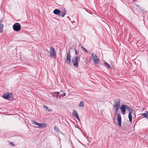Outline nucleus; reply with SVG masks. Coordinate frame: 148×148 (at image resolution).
Wrapping results in <instances>:
<instances>
[{
	"instance_id": "obj_7",
	"label": "nucleus",
	"mask_w": 148,
	"mask_h": 148,
	"mask_svg": "<svg viewBox=\"0 0 148 148\" xmlns=\"http://www.w3.org/2000/svg\"><path fill=\"white\" fill-rule=\"evenodd\" d=\"M120 101L119 99H117L115 101V104L113 105L114 108H119Z\"/></svg>"
},
{
	"instance_id": "obj_14",
	"label": "nucleus",
	"mask_w": 148,
	"mask_h": 148,
	"mask_svg": "<svg viewBox=\"0 0 148 148\" xmlns=\"http://www.w3.org/2000/svg\"><path fill=\"white\" fill-rule=\"evenodd\" d=\"M126 109L129 111V113L130 112L131 113H133V110L130 108V107L127 106Z\"/></svg>"
},
{
	"instance_id": "obj_3",
	"label": "nucleus",
	"mask_w": 148,
	"mask_h": 148,
	"mask_svg": "<svg viewBox=\"0 0 148 148\" xmlns=\"http://www.w3.org/2000/svg\"><path fill=\"white\" fill-rule=\"evenodd\" d=\"M13 29L14 31L18 32L21 29V26L19 23H16L13 25Z\"/></svg>"
},
{
	"instance_id": "obj_29",
	"label": "nucleus",
	"mask_w": 148,
	"mask_h": 148,
	"mask_svg": "<svg viewBox=\"0 0 148 148\" xmlns=\"http://www.w3.org/2000/svg\"><path fill=\"white\" fill-rule=\"evenodd\" d=\"M10 144H11L13 146H14L15 145L13 144V143H12V142L10 143Z\"/></svg>"
},
{
	"instance_id": "obj_26",
	"label": "nucleus",
	"mask_w": 148,
	"mask_h": 148,
	"mask_svg": "<svg viewBox=\"0 0 148 148\" xmlns=\"http://www.w3.org/2000/svg\"><path fill=\"white\" fill-rule=\"evenodd\" d=\"M38 125L39 126V127H40L41 128V127H42V123H38Z\"/></svg>"
},
{
	"instance_id": "obj_11",
	"label": "nucleus",
	"mask_w": 148,
	"mask_h": 148,
	"mask_svg": "<svg viewBox=\"0 0 148 148\" xmlns=\"http://www.w3.org/2000/svg\"><path fill=\"white\" fill-rule=\"evenodd\" d=\"M53 13L59 15V14H60V11L58 9H56L53 11Z\"/></svg>"
},
{
	"instance_id": "obj_19",
	"label": "nucleus",
	"mask_w": 148,
	"mask_h": 148,
	"mask_svg": "<svg viewBox=\"0 0 148 148\" xmlns=\"http://www.w3.org/2000/svg\"><path fill=\"white\" fill-rule=\"evenodd\" d=\"M79 106L81 107H84V102L82 101H81L79 104Z\"/></svg>"
},
{
	"instance_id": "obj_10",
	"label": "nucleus",
	"mask_w": 148,
	"mask_h": 148,
	"mask_svg": "<svg viewBox=\"0 0 148 148\" xmlns=\"http://www.w3.org/2000/svg\"><path fill=\"white\" fill-rule=\"evenodd\" d=\"M10 96V93H6L3 96V98L6 99H8Z\"/></svg>"
},
{
	"instance_id": "obj_30",
	"label": "nucleus",
	"mask_w": 148,
	"mask_h": 148,
	"mask_svg": "<svg viewBox=\"0 0 148 148\" xmlns=\"http://www.w3.org/2000/svg\"><path fill=\"white\" fill-rule=\"evenodd\" d=\"M67 18H69V16H67Z\"/></svg>"
},
{
	"instance_id": "obj_25",
	"label": "nucleus",
	"mask_w": 148,
	"mask_h": 148,
	"mask_svg": "<svg viewBox=\"0 0 148 148\" xmlns=\"http://www.w3.org/2000/svg\"><path fill=\"white\" fill-rule=\"evenodd\" d=\"M60 12L61 13H65V14H66V10L65 9H64L62 12Z\"/></svg>"
},
{
	"instance_id": "obj_1",
	"label": "nucleus",
	"mask_w": 148,
	"mask_h": 148,
	"mask_svg": "<svg viewBox=\"0 0 148 148\" xmlns=\"http://www.w3.org/2000/svg\"><path fill=\"white\" fill-rule=\"evenodd\" d=\"M80 60V58L79 56L76 55L75 56L73 57L72 59V62L73 64L74 67L76 68H78L79 66L78 62Z\"/></svg>"
},
{
	"instance_id": "obj_20",
	"label": "nucleus",
	"mask_w": 148,
	"mask_h": 148,
	"mask_svg": "<svg viewBox=\"0 0 148 148\" xmlns=\"http://www.w3.org/2000/svg\"><path fill=\"white\" fill-rule=\"evenodd\" d=\"M115 109V112L116 114L117 113L119 108H114Z\"/></svg>"
},
{
	"instance_id": "obj_18",
	"label": "nucleus",
	"mask_w": 148,
	"mask_h": 148,
	"mask_svg": "<svg viewBox=\"0 0 148 148\" xmlns=\"http://www.w3.org/2000/svg\"><path fill=\"white\" fill-rule=\"evenodd\" d=\"M43 107H44V108H45L48 111H51V110H50V109H49L48 108V106H47L46 105H43Z\"/></svg>"
},
{
	"instance_id": "obj_13",
	"label": "nucleus",
	"mask_w": 148,
	"mask_h": 148,
	"mask_svg": "<svg viewBox=\"0 0 148 148\" xmlns=\"http://www.w3.org/2000/svg\"><path fill=\"white\" fill-rule=\"evenodd\" d=\"M132 113H131L130 112L128 114V117L129 119V121L130 123H132Z\"/></svg>"
},
{
	"instance_id": "obj_6",
	"label": "nucleus",
	"mask_w": 148,
	"mask_h": 148,
	"mask_svg": "<svg viewBox=\"0 0 148 148\" xmlns=\"http://www.w3.org/2000/svg\"><path fill=\"white\" fill-rule=\"evenodd\" d=\"M127 108V106L125 105H122L120 107V109L122 111V113L123 114H125V111Z\"/></svg>"
},
{
	"instance_id": "obj_22",
	"label": "nucleus",
	"mask_w": 148,
	"mask_h": 148,
	"mask_svg": "<svg viewBox=\"0 0 148 148\" xmlns=\"http://www.w3.org/2000/svg\"><path fill=\"white\" fill-rule=\"evenodd\" d=\"M81 48L84 50V51H86V53H88V51L83 46H82Z\"/></svg>"
},
{
	"instance_id": "obj_17",
	"label": "nucleus",
	"mask_w": 148,
	"mask_h": 148,
	"mask_svg": "<svg viewBox=\"0 0 148 148\" xmlns=\"http://www.w3.org/2000/svg\"><path fill=\"white\" fill-rule=\"evenodd\" d=\"M3 25L2 24L0 23V33H1L3 31Z\"/></svg>"
},
{
	"instance_id": "obj_28",
	"label": "nucleus",
	"mask_w": 148,
	"mask_h": 148,
	"mask_svg": "<svg viewBox=\"0 0 148 148\" xmlns=\"http://www.w3.org/2000/svg\"><path fill=\"white\" fill-rule=\"evenodd\" d=\"M75 54H77V53H78V52L77 51L76 49H75Z\"/></svg>"
},
{
	"instance_id": "obj_21",
	"label": "nucleus",
	"mask_w": 148,
	"mask_h": 148,
	"mask_svg": "<svg viewBox=\"0 0 148 148\" xmlns=\"http://www.w3.org/2000/svg\"><path fill=\"white\" fill-rule=\"evenodd\" d=\"M32 123L33 125H38V123H37L36 121H32Z\"/></svg>"
},
{
	"instance_id": "obj_12",
	"label": "nucleus",
	"mask_w": 148,
	"mask_h": 148,
	"mask_svg": "<svg viewBox=\"0 0 148 148\" xmlns=\"http://www.w3.org/2000/svg\"><path fill=\"white\" fill-rule=\"evenodd\" d=\"M141 115L143 117L148 119V112L147 111H146V113H145L142 114Z\"/></svg>"
},
{
	"instance_id": "obj_5",
	"label": "nucleus",
	"mask_w": 148,
	"mask_h": 148,
	"mask_svg": "<svg viewBox=\"0 0 148 148\" xmlns=\"http://www.w3.org/2000/svg\"><path fill=\"white\" fill-rule=\"evenodd\" d=\"M71 57L70 55V51H69L67 53L66 56V61L67 63L69 64L71 61Z\"/></svg>"
},
{
	"instance_id": "obj_16",
	"label": "nucleus",
	"mask_w": 148,
	"mask_h": 148,
	"mask_svg": "<svg viewBox=\"0 0 148 148\" xmlns=\"http://www.w3.org/2000/svg\"><path fill=\"white\" fill-rule=\"evenodd\" d=\"M104 65L107 68H110V69L111 68V67L110 66V65L106 62H105Z\"/></svg>"
},
{
	"instance_id": "obj_15",
	"label": "nucleus",
	"mask_w": 148,
	"mask_h": 148,
	"mask_svg": "<svg viewBox=\"0 0 148 148\" xmlns=\"http://www.w3.org/2000/svg\"><path fill=\"white\" fill-rule=\"evenodd\" d=\"M57 95H58V96L60 95V94H59L60 92H56ZM61 96L62 97H64L65 96L66 94L64 92H62V93L60 94Z\"/></svg>"
},
{
	"instance_id": "obj_27",
	"label": "nucleus",
	"mask_w": 148,
	"mask_h": 148,
	"mask_svg": "<svg viewBox=\"0 0 148 148\" xmlns=\"http://www.w3.org/2000/svg\"><path fill=\"white\" fill-rule=\"evenodd\" d=\"M54 129V130L56 131H57L58 130V128L56 126H55Z\"/></svg>"
},
{
	"instance_id": "obj_4",
	"label": "nucleus",
	"mask_w": 148,
	"mask_h": 148,
	"mask_svg": "<svg viewBox=\"0 0 148 148\" xmlns=\"http://www.w3.org/2000/svg\"><path fill=\"white\" fill-rule=\"evenodd\" d=\"M91 56L92 59V61L95 63L97 64L99 63V60L98 59V57L96 55L94 54L93 53H92Z\"/></svg>"
},
{
	"instance_id": "obj_9",
	"label": "nucleus",
	"mask_w": 148,
	"mask_h": 148,
	"mask_svg": "<svg viewBox=\"0 0 148 148\" xmlns=\"http://www.w3.org/2000/svg\"><path fill=\"white\" fill-rule=\"evenodd\" d=\"M73 116H75L78 120L80 121V119L78 115L77 112L74 110H73Z\"/></svg>"
},
{
	"instance_id": "obj_23",
	"label": "nucleus",
	"mask_w": 148,
	"mask_h": 148,
	"mask_svg": "<svg viewBox=\"0 0 148 148\" xmlns=\"http://www.w3.org/2000/svg\"><path fill=\"white\" fill-rule=\"evenodd\" d=\"M47 125L45 123H42V127L41 128H42L43 127H46Z\"/></svg>"
},
{
	"instance_id": "obj_8",
	"label": "nucleus",
	"mask_w": 148,
	"mask_h": 148,
	"mask_svg": "<svg viewBox=\"0 0 148 148\" xmlns=\"http://www.w3.org/2000/svg\"><path fill=\"white\" fill-rule=\"evenodd\" d=\"M117 122L119 125L120 126H121V115L119 114H118L117 115Z\"/></svg>"
},
{
	"instance_id": "obj_2",
	"label": "nucleus",
	"mask_w": 148,
	"mask_h": 148,
	"mask_svg": "<svg viewBox=\"0 0 148 148\" xmlns=\"http://www.w3.org/2000/svg\"><path fill=\"white\" fill-rule=\"evenodd\" d=\"M56 51L54 48L51 47L49 52V56L51 58H53L55 59H56Z\"/></svg>"
},
{
	"instance_id": "obj_24",
	"label": "nucleus",
	"mask_w": 148,
	"mask_h": 148,
	"mask_svg": "<svg viewBox=\"0 0 148 148\" xmlns=\"http://www.w3.org/2000/svg\"><path fill=\"white\" fill-rule=\"evenodd\" d=\"M62 14H60L59 15V16H61L62 17H64V16L66 14H65V13H62Z\"/></svg>"
}]
</instances>
